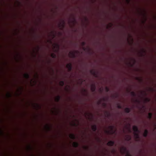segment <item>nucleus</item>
<instances>
[{"instance_id": "nucleus-34", "label": "nucleus", "mask_w": 156, "mask_h": 156, "mask_svg": "<svg viewBox=\"0 0 156 156\" xmlns=\"http://www.w3.org/2000/svg\"><path fill=\"white\" fill-rule=\"evenodd\" d=\"M8 96L9 97H11V94L9 93L8 94Z\"/></svg>"}, {"instance_id": "nucleus-18", "label": "nucleus", "mask_w": 156, "mask_h": 156, "mask_svg": "<svg viewBox=\"0 0 156 156\" xmlns=\"http://www.w3.org/2000/svg\"><path fill=\"white\" fill-rule=\"evenodd\" d=\"M62 27H61V29H63V28L64 27H65V22L64 21L65 20H62Z\"/></svg>"}, {"instance_id": "nucleus-21", "label": "nucleus", "mask_w": 156, "mask_h": 156, "mask_svg": "<svg viewBox=\"0 0 156 156\" xmlns=\"http://www.w3.org/2000/svg\"><path fill=\"white\" fill-rule=\"evenodd\" d=\"M105 114H106V116L107 117H108L110 116V113L108 112H105Z\"/></svg>"}, {"instance_id": "nucleus-24", "label": "nucleus", "mask_w": 156, "mask_h": 156, "mask_svg": "<svg viewBox=\"0 0 156 156\" xmlns=\"http://www.w3.org/2000/svg\"><path fill=\"white\" fill-rule=\"evenodd\" d=\"M117 108H118L121 109L122 108V107L120 105H117Z\"/></svg>"}, {"instance_id": "nucleus-27", "label": "nucleus", "mask_w": 156, "mask_h": 156, "mask_svg": "<svg viewBox=\"0 0 156 156\" xmlns=\"http://www.w3.org/2000/svg\"><path fill=\"white\" fill-rule=\"evenodd\" d=\"M109 128L112 130L113 128V126H109Z\"/></svg>"}, {"instance_id": "nucleus-25", "label": "nucleus", "mask_w": 156, "mask_h": 156, "mask_svg": "<svg viewBox=\"0 0 156 156\" xmlns=\"http://www.w3.org/2000/svg\"><path fill=\"white\" fill-rule=\"evenodd\" d=\"M56 46L57 49H59V45H58V44H56Z\"/></svg>"}, {"instance_id": "nucleus-5", "label": "nucleus", "mask_w": 156, "mask_h": 156, "mask_svg": "<svg viewBox=\"0 0 156 156\" xmlns=\"http://www.w3.org/2000/svg\"><path fill=\"white\" fill-rule=\"evenodd\" d=\"M133 130L135 132V133L136 132H139V130L138 129L137 127L136 126H133Z\"/></svg>"}, {"instance_id": "nucleus-26", "label": "nucleus", "mask_w": 156, "mask_h": 156, "mask_svg": "<svg viewBox=\"0 0 156 156\" xmlns=\"http://www.w3.org/2000/svg\"><path fill=\"white\" fill-rule=\"evenodd\" d=\"M135 102H137V103H139L140 102V101L139 100H137V99L135 100Z\"/></svg>"}, {"instance_id": "nucleus-15", "label": "nucleus", "mask_w": 156, "mask_h": 156, "mask_svg": "<svg viewBox=\"0 0 156 156\" xmlns=\"http://www.w3.org/2000/svg\"><path fill=\"white\" fill-rule=\"evenodd\" d=\"M152 114L150 112L148 114V118L150 119H151L152 118Z\"/></svg>"}, {"instance_id": "nucleus-6", "label": "nucleus", "mask_w": 156, "mask_h": 156, "mask_svg": "<svg viewBox=\"0 0 156 156\" xmlns=\"http://www.w3.org/2000/svg\"><path fill=\"white\" fill-rule=\"evenodd\" d=\"M91 90L92 92H94L96 90V87L95 84H93L91 87Z\"/></svg>"}, {"instance_id": "nucleus-8", "label": "nucleus", "mask_w": 156, "mask_h": 156, "mask_svg": "<svg viewBox=\"0 0 156 156\" xmlns=\"http://www.w3.org/2000/svg\"><path fill=\"white\" fill-rule=\"evenodd\" d=\"M131 137L129 135H127L126 136V140L127 141H129L131 140Z\"/></svg>"}, {"instance_id": "nucleus-1", "label": "nucleus", "mask_w": 156, "mask_h": 156, "mask_svg": "<svg viewBox=\"0 0 156 156\" xmlns=\"http://www.w3.org/2000/svg\"><path fill=\"white\" fill-rule=\"evenodd\" d=\"M77 51H75V52H70L69 53L70 57L72 58H74L76 57V53L77 52Z\"/></svg>"}, {"instance_id": "nucleus-2", "label": "nucleus", "mask_w": 156, "mask_h": 156, "mask_svg": "<svg viewBox=\"0 0 156 156\" xmlns=\"http://www.w3.org/2000/svg\"><path fill=\"white\" fill-rule=\"evenodd\" d=\"M66 67L68 69V70L69 72L72 69V65L71 63L68 64L66 66Z\"/></svg>"}, {"instance_id": "nucleus-3", "label": "nucleus", "mask_w": 156, "mask_h": 156, "mask_svg": "<svg viewBox=\"0 0 156 156\" xmlns=\"http://www.w3.org/2000/svg\"><path fill=\"white\" fill-rule=\"evenodd\" d=\"M121 152L122 153H125L127 152L126 148L124 147H122L121 149Z\"/></svg>"}, {"instance_id": "nucleus-36", "label": "nucleus", "mask_w": 156, "mask_h": 156, "mask_svg": "<svg viewBox=\"0 0 156 156\" xmlns=\"http://www.w3.org/2000/svg\"><path fill=\"white\" fill-rule=\"evenodd\" d=\"M100 103H101V102L100 101H99L98 102V104H100Z\"/></svg>"}, {"instance_id": "nucleus-43", "label": "nucleus", "mask_w": 156, "mask_h": 156, "mask_svg": "<svg viewBox=\"0 0 156 156\" xmlns=\"http://www.w3.org/2000/svg\"><path fill=\"white\" fill-rule=\"evenodd\" d=\"M60 20H62V19H61Z\"/></svg>"}, {"instance_id": "nucleus-45", "label": "nucleus", "mask_w": 156, "mask_h": 156, "mask_svg": "<svg viewBox=\"0 0 156 156\" xmlns=\"http://www.w3.org/2000/svg\"><path fill=\"white\" fill-rule=\"evenodd\" d=\"M127 156V155H126V156Z\"/></svg>"}, {"instance_id": "nucleus-11", "label": "nucleus", "mask_w": 156, "mask_h": 156, "mask_svg": "<svg viewBox=\"0 0 156 156\" xmlns=\"http://www.w3.org/2000/svg\"><path fill=\"white\" fill-rule=\"evenodd\" d=\"M24 77L27 79H29L30 77L29 74L27 73H25L24 75Z\"/></svg>"}, {"instance_id": "nucleus-22", "label": "nucleus", "mask_w": 156, "mask_h": 156, "mask_svg": "<svg viewBox=\"0 0 156 156\" xmlns=\"http://www.w3.org/2000/svg\"><path fill=\"white\" fill-rule=\"evenodd\" d=\"M51 56L52 58H55L56 57V55L55 54L52 53L51 54Z\"/></svg>"}, {"instance_id": "nucleus-7", "label": "nucleus", "mask_w": 156, "mask_h": 156, "mask_svg": "<svg viewBox=\"0 0 156 156\" xmlns=\"http://www.w3.org/2000/svg\"><path fill=\"white\" fill-rule=\"evenodd\" d=\"M91 128L92 130L94 132L96 131L97 129V126L95 125H92Z\"/></svg>"}, {"instance_id": "nucleus-46", "label": "nucleus", "mask_w": 156, "mask_h": 156, "mask_svg": "<svg viewBox=\"0 0 156 156\" xmlns=\"http://www.w3.org/2000/svg\"><path fill=\"white\" fill-rule=\"evenodd\" d=\"M155 20L156 21V20Z\"/></svg>"}, {"instance_id": "nucleus-37", "label": "nucleus", "mask_w": 156, "mask_h": 156, "mask_svg": "<svg viewBox=\"0 0 156 156\" xmlns=\"http://www.w3.org/2000/svg\"><path fill=\"white\" fill-rule=\"evenodd\" d=\"M142 21H146V20H141Z\"/></svg>"}, {"instance_id": "nucleus-19", "label": "nucleus", "mask_w": 156, "mask_h": 156, "mask_svg": "<svg viewBox=\"0 0 156 156\" xmlns=\"http://www.w3.org/2000/svg\"><path fill=\"white\" fill-rule=\"evenodd\" d=\"M59 84L61 86H63L64 84V82L63 81H61L59 82Z\"/></svg>"}, {"instance_id": "nucleus-14", "label": "nucleus", "mask_w": 156, "mask_h": 156, "mask_svg": "<svg viewBox=\"0 0 156 156\" xmlns=\"http://www.w3.org/2000/svg\"><path fill=\"white\" fill-rule=\"evenodd\" d=\"M60 96H58L55 98V100L57 102H58L60 101Z\"/></svg>"}, {"instance_id": "nucleus-28", "label": "nucleus", "mask_w": 156, "mask_h": 156, "mask_svg": "<svg viewBox=\"0 0 156 156\" xmlns=\"http://www.w3.org/2000/svg\"><path fill=\"white\" fill-rule=\"evenodd\" d=\"M46 127H47V129L49 130L50 129V127L49 126H48V125H47L46 126Z\"/></svg>"}, {"instance_id": "nucleus-20", "label": "nucleus", "mask_w": 156, "mask_h": 156, "mask_svg": "<svg viewBox=\"0 0 156 156\" xmlns=\"http://www.w3.org/2000/svg\"><path fill=\"white\" fill-rule=\"evenodd\" d=\"M90 72L94 76H95L96 75L95 71L93 70H91Z\"/></svg>"}, {"instance_id": "nucleus-4", "label": "nucleus", "mask_w": 156, "mask_h": 156, "mask_svg": "<svg viewBox=\"0 0 156 156\" xmlns=\"http://www.w3.org/2000/svg\"><path fill=\"white\" fill-rule=\"evenodd\" d=\"M115 144V142L113 141H110L107 144V145L109 146H113Z\"/></svg>"}, {"instance_id": "nucleus-17", "label": "nucleus", "mask_w": 156, "mask_h": 156, "mask_svg": "<svg viewBox=\"0 0 156 156\" xmlns=\"http://www.w3.org/2000/svg\"><path fill=\"white\" fill-rule=\"evenodd\" d=\"M137 132L135 133H134V136L136 139H138L139 138V135L138 133H136Z\"/></svg>"}, {"instance_id": "nucleus-13", "label": "nucleus", "mask_w": 156, "mask_h": 156, "mask_svg": "<svg viewBox=\"0 0 156 156\" xmlns=\"http://www.w3.org/2000/svg\"><path fill=\"white\" fill-rule=\"evenodd\" d=\"M125 111L127 113H129L130 111V109L128 108H126L125 109Z\"/></svg>"}, {"instance_id": "nucleus-40", "label": "nucleus", "mask_w": 156, "mask_h": 156, "mask_svg": "<svg viewBox=\"0 0 156 156\" xmlns=\"http://www.w3.org/2000/svg\"><path fill=\"white\" fill-rule=\"evenodd\" d=\"M73 21H76V20H73Z\"/></svg>"}, {"instance_id": "nucleus-42", "label": "nucleus", "mask_w": 156, "mask_h": 156, "mask_svg": "<svg viewBox=\"0 0 156 156\" xmlns=\"http://www.w3.org/2000/svg\"><path fill=\"white\" fill-rule=\"evenodd\" d=\"M73 20H76V19H73Z\"/></svg>"}, {"instance_id": "nucleus-35", "label": "nucleus", "mask_w": 156, "mask_h": 156, "mask_svg": "<svg viewBox=\"0 0 156 156\" xmlns=\"http://www.w3.org/2000/svg\"><path fill=\"white\" fill-rule=\"evenodd\" d=\"M127 156H132L131 155H130V154H128Z\"/></svg>"}, {"instance_id": "nucleus-12", "label": "nucleus", "mask_w": 156, "mask_h": 156, "mask_svg": "<svg viewBox=\"0 0 156 156\" xmlns=\"http://www.w3.org/2000/svg\"><path fill=\"white\" fill-rule=\"evenodd\" d=\"M69 137L70 138L72 139H75L76 138L75 136L73 134H71L69 136Z\"/></svg>"}, {"instance_id": "nucleus-31", "label": "nucleus", "mask_w": 156, "mask_h": 156, "mask_svg": "<svg viewBox=\"0 0 156 156\" xmlns=\"http://www.w3.org/2000/svg\"><path fill=\"white\" fill-rule=\"evenodd\" d=\"M146 101H150V99L148 98H147L146 99Z\"/></svg>"}, {"instance_id": "nucleus-32", "label": "nucleus", "mask_w": 156, "mask_h": 156, "mask_svg": "<svg viewBox=\"0 0 156 156\" xmlns=\"http://www.w3.org/2000/svg\"><path fill=\"white\" fill-rule=\"evenodd\" d=\"M154 90V89L153 88H151L150 89V90L151 91H153Z\"/></svg>"}, {"instance_id": "nucleus-29", "label": "nucleus", "mask_w": 156, "mask_h": 156, "mask_svg": "<svg viewBox=\"0 0 156 156\" xmlns=\"http://www.w3.org/2000/svg\"><path fill=\"white\" fill-rule=\"evenodd\" d=\"M106 90L107 92H108L109 91V89L107 87H106Z\"/></svg>"}, {"instance_id": "nucleus-44", "label": "nucleus", "mask_w": 156, "mask_h": 156, "mask_svg": "<svg viewBox=\"0 0 156 156\" xmlns=\"http://www.w3.org/2000/svg\"><path fill=\"white\" fill-rule=\"evenodd\" d=\"M119 20H120V19H119Z\"/></svg>"}, {"instance_id": "nucleus-39", "label": "nucleus", "mask_w": 156, "mask_h": 156, "mask_svg": "<svg viewBox=\"0 0 156 156\" xmlns=\"http://www.w3.org/2000/svg\"><path fill=\"white\" fill-rule=\"evenodd\" d=\"M29 148H30V146H29Z\"/></svg>"}, {"instance_id": "nucleus-33", "label": "nucleus", "mask_w": 156, "mask_h": 156, "mask_svg": "<svg viewBox=\"0 0 156 156\" xmlns=\"http://www.w3.org/2000/svg\"><path fill=\"white\" fill-rule=\"evenodd\" d=\"M103 105L104 106H106V104L105 103H104L103 104Z\"/></svg>"}, {"instance_id": "nucleus-10", "label": "nucleus", "mask_w": 156, "mask_h": 156, "mask_svg": "<svg viewBox=\"0 0 156 156\" xmlns=\"http://www.w3.org/2000/svg\"><path fill=\"white\" fill-rule=\"evenodd\" d=\"M73 146L75 148L79 146V144L76 142H74L73 143Z\"/></svg>"}, {"instance_id": "nucleus-23", "label": "nucleus", "mask_w": 156, "mask_h": 156, "mask_svg": "<svg viewBox=\"0 0 156 156\" xmlns=\"http://www.w3.org/2000/svg\"><path fill=\"white\" fill-rule=\"evenodd\" d=\"M86 44V43L85 42H82L81 43V44L82 46H84Z\"/></svg>"}, {"instance_id": "nucleus-30", "label": "nucleus", "mask_w": 156, "mask_h": 156, "mask_svg": "<svg viewBox=\"0 0 156 156\" xmlns=\"http://www.w3.org/2000/svg\"><path fill=\"white\" fill-rule=\"evenodd\" d=\"M130 0H126V1L128 3H129L130 2Z\"/></svg>"}, {"instance_id": "nucleus-41", "label": "nucleus", "mask_w": 156, "mask_h": 156, "mask_svg": "<svg viewBox=\"0 0 156 156\" xmlns=\"http://www.w3.org/2000/svg\"><path fill=\"white\" fill-rule=\"evenodd\" d=\"M107 132H108V133H109V131H107Z\"/></svg>"}, {"instance_id": "nucleus-9", "label": "nucleus", "mask_w": 156, "mask_h": 156, "mask_svg": "<svg viewBox=\"0 0 156 156\" xmlns=\"http://www.w3.org/2000/svg\"><path fill=\"white\" fill-rule=\"evenodd\" d=\"M148 133V130L147 129L145 130L143 133V136L145 137H146L147 136Z\"/></svg>"}, {"instance_id": "nucleus-16", "label": "nucleus", "mask_w": 156, "mask_h": 156, "mask_svg": "<svg viewBox=\"0 0 156 156\" xmlns=\"http://www.w3.org/2000/svg\"><path fill=\"white\" fill-rule=\"evenodd\" d=\"M130 94L133 97H135L136 96V94L133 91H131L130 92Z\"/></svg>"}, {"instance_id": "nucleus-38", "label": "nucleus", "mask_w": 156, "mask_h": 156, "mask_svg": "<svg viewBox=\"0 0 156 156\" xmlns=\"http://www.w3.org/2000/svg\"><path fill=\"white\" fill-rule=\"evenodd\" d=\"M84 20H88V19H84Z\"/></svg>"}]
</instances>
